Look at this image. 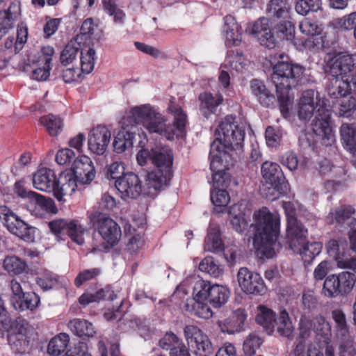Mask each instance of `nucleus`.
Returning <instances> with one entry per match:
<instances>
[{
	"mask_svg": "<svg viewBox=\"0 0 356 356\" xmlns=\"http://www.w3.org/2000/svg\"><path fill=\"white\" fill-rule=\"evenodd\" d=\"M335 24L337 27L344 30H355L356 28V12L336 19Z\"/></svg>",
	"mask_w": 356,
	"mask_h": 356,
	"instance_id": "nucleus-64",
	"label": "nucleus"
},
{
	"mask_svg": "<svg viewBox=\"0 0 356 356\" xmlns=\"http://www.w3.org/2000/svg\"><path fill=\"white\" fill-rule=\"evenodd\" d=\"M40 122L51 136H57L63 129V119L59 115L48 114L40 118Z\"/></svg>",
	"mask_w": 356,
	"mask_h": 356,
	"instance_id": "nucleus-43",
	"label": "nucleus"
},
{
	"mask_svg": "<svg viewBox=\"0 0 356 356\" xmlns=\"http://www.w3.org/2000/svg\"><path fill=\"white\" fill-rule=\"evenodd\" d=\"M311 324L316 335L323 338V341L319 342L320 344L325 346V349L327 345H331L330 343L332 336L331 326L325 317L317 315L313 318Z\"/></svg>",
	"mask_w": 356,
	"mask_h": 356,
	"instance_id": "nucleus-36",
	"label": "nucleus"
},
{
	"mask_svg": "<svg viewBox=\"0 0 356 356\" xmlns=\"http://www.w3.org/2000/svg\"><path fill=\"white\" fill-rule=\"evenodd\" d=\"M97 31V26L94 24L93 19L87 18L83 21L80 29V33L76 35L75 41L79 46L84 43L85 40H88V44H90L92 39H97L99 37Z\"/></svg>",
	"mask_w": 356,
	"mask_h": 356,
	"instance_id": "nucleus-42",
	"label": "nucleus"
},
{
	"mask_svg": "<svg viewBox=\"0 0 356 356\" xmlns=\"http://www.w3.org/2000/svg\"><path fill=\"white\" fill-rule=\"evenodd\" d=\"M332 318L335 323V332L337 338L346 339L350 336L349 327L347 324L344 312L339 309L332 312Z\"/></svg>",
	"mask_w": 356,
	"mask_h": 356,
	"instance_id": "nucleus-48",
	"label": "nucleus"
},
{
	"mask_svg": "<svg viewBox=\"0 0 356 356\" xmlns=\"http://www.w3.org/2000/svg\"><path fill=\"white\" fill-rule=\"evenodd\" d=\"M343 147L353 155H356V124L343 123L339 129Z\"/></svg>",
	"mask_w": 356,
	"mask_h": 356,
	"instance_id": "nucleus-34",
	"label": "nucleus"
},
{
	"mask_svg": "<svg viewBox=\"0 0 356 356\" xmlns=\"http://www.w3.org/2000/svg\"><path fill=\"white\" fill-rule=\"evenodd\" d=\"M333 269L332 263L327 260L321 261L314 268L313 277L316 281H322L328 276L327 274Z\"/></svg>",
	"mask_w": 356,
	"mask_h": 356,
	"instance_id": "nucleus-63",
	"label": "nucleus"
},
{
	"mask_svg": "<svg viewBox=\"0 0 356 356\" xmlns=\"http://www.w3.org/2000/svg\"><path fill=\"white\" fill-rule=\"evenodd\" d=\"M263 181L267 185L268 193L264 195L270 200H275V191L286 194L289 191V184L285 179L280 165L274 162L265 161L261 165Z\"/></svg>",
	"mask_w": 356,
	"mask_h": 356,
	"instance_id": "nucleus-12",
	"label": "nucleus"
},
{
	"mask_svg": "<svg viewBox=\"0 0 356 356\" xmlns=\"http://www.w3.org/2000/svg\"><path fill=\"white\" fill-rule=\"evenodd\" d=\"M3 268L9 274L17 275L25 272L27 265L16 256H8L3 261Z\"/></svg>",
	"mask_w": 356,
	"mask_h": 356,
	"instance_id": "nucleus-52",
	"label": "nucleus"
},
{
	"mask_svg": "<svg viewBox=\"0 0 356 356\" xmlns=\"http://www.w3.org/2000/svg\"><path fill=\"white\" fill-rule=\"evenodd\" d=\"M323 350L325 346L317 341L307 345L303 341H299L295 346L292 356H324Z\"/></svg>",
	"mask_w": 356,
	"mask_h": 356,
	"instance_id": "nucleus-40",
	"label": "nucleus"
},
{
	"mask_svg": "<svg viewBox=\"0 0 356 356\" xmlns=\"http://www.w3.org/2000/svg\"><path fill=\"white\" fill-rule=\"evenodd\" d=\"M329 223L339 225L341 227H351L356 225V218L350 207H340L332 210L327 217Z\"/></svg>",
	"mask_w": 356,
	"mask_h": 356,
	"instance_id": "nucleus-31",
	"label": "nucleus"
},
{
	"mask_svg": "<svg viewBox=\"0 0 356 356\" xmlns=\"http://www.w3.org/2000/svg\"><path fill=\"white\" fill-rule=\"evenodd\" d=\"M204 250L209 252H219L223 250V243L220 236L219 229L210 223L208 234L204 241Z\"/></svg>",
	"mask_w": 356,
	"mask_h": 356,
	"instance_id": "nucleus-45",
	"label": "nucleus"
},
{
	"mask_svg": "<svg viewBox=\"0 0 356 356\" xmlns=\"http://www.w3.org/2000/svg\"><path fill=\"white\" fill-rule=\"evenodd\" d=\"M0 221L10 234L21 240L28 243L35 241L38 229L22 220L6 206L0 207Z\"/></svg>",
	"mask_w": 356,
	"mask_h": 356,
	"instance_id": "nucleus-10",
	"label": "nucleus"
},
{
	"mask_svg": "<svg viewBox=\"0 0 356 356\" xmlns=\"http://www.w3.org/2000/svg\"><path fill=\"white\" fill-rule=\"evenodd\" d=\"M185 337L195 355L209 356L213 352V346L209 337L195 325H187L184 328Z\"/></svg>",
	"mask_w": 356,
	"mask_h": 356,
	"instance_id": "nucleus-15",
	"label": "nucleus"
},
{
	"mask_svg": "<svg viewBox=\"0 0 356 356\" xmlns=\"http://www.w3.org/2000/svg\"><path fill=\"white\" fill-rule=\"evenodd\" d=\"M56 177L54 172L47 168L39 169L33 177V184L35 189L51 193L54 191Z\"/></svg>",
	"mask_w": 356,
	"mask_h": 356,
	"instance_id": "nucleus-29",
	"label": "nucleus"
},
{
	"mask_svg": "<svg viewBox=\"0 0 356 356\" xmlns=\"http://www.w3.org/2000/svg\"><path fill=\"white\" fill-rule=\"evenodd\" d=\"M98 232L104 241L114 245L120 239L121 230L117 222L112 218L99 216L97 222Z\"/></svg>",
	"mask_w": 356,
	"mask_h": 356,
	"instance_id": "nucleus-24",
	"label": "nucleus"
},
{
	"mask_svg": "<svg viewBox=\"0 0 356 356\" xmlns=\"http://www.w3.org/2000/svg\"><path fill=\"white\" fill-rule=\"evenodd\" d=\"M172 161V153L168 146L161 144L152 146V163L155 169L148 174L147 179L154 189H162L169 185Z\"/></svg>",
	"mask_w": 356,
	"mask_h": 356,
	"instance_id": "nucleus-7",
	"label": "nucleus"
},
{
	"mask_svg": "<svg viewBox=\"0 0 356 356\" xmlns=\"http://www.w3.org/2000/svg\"><path fill=\"white\" fill-rule=\"evenodd\" d=\"M168 111L174 115V123L168 122L158 108L150 104H144L130 108L121 120L120 123L135 130L141 126L150 134H157L169 140L183 136L186 124V115L181 107L172 102Z\"/></svg>",
	"mask_w": 356,
	"mask_h": 356,
	"instance_id": "nucleus-1",
	"label": "nucleus"
},
{
	"mask_svg": "<svg viewBox=\"0 0 356 356\" xmlns=\"http://www.w3.org/2000/svg\"><path fill=\"white\" fill-rule=\"evenodd\" d=\"M40 301V297L35 293L29 292L26 293L22 299L17 302L13 307L15 310L19 312L26 309L33 310L38 306Z\"/></svg>",
	"mask_w": 356,
	"mask_h": 356,
	"instance_id": "nucleus-54",
	"label": "nucleus"
},
{
	"mask_svg": "<svg viewBox=\"0 0 356 356\" xmlns=\"http://www.w3.org/2000/svg\"><path fill=\"white\" fill-rule=\"evenodd\" d=\"M252 226L255 232L253 244L258 254L266 258L273 257L280 248L277 243L280 232V216L263 207L254 213Z\"/></svg>",
	"mask_w": 356,
	"mask_h": 356,
	"instance_id": "nucleus-4",
	"label": "nucleus"
},
{
	"mask_svg": "<svg viewBox=\"0 0 356 356\" xmlns=\"http://www.w3.org/2000/svg\"><path fill=\"white\" fill-rule=\"evenodd\" d=\"M236 281L241 290L246 294L264 296L267 292V287L261 276L248 268L238 269Z\"/></svg>",
	"mask_w": 356,
	"mask_h": 356,
	"instance_id": "nucleus-14",
	"label": "nucleus"
},
{
	"mask_svg": "<svg viewBox=\"0 0 356 356\" xmlns=\"http://www.w3.org/2000/svg\"><path fill=\"white\" fill-rule=\"evenodd\" d=\"M246 124L238 122L232 115H227L216 129V138L211 144L210 156L212 158V166L216 167L218 156H223V153L228 155L233 149H241L243 146Z\"/></svg>",
	"mask_w": 356,
	"mask_h": 356,
	"instance_id": "nucleus-6",
	"label": "nucleus"
},
{
	"mask_svg": "<svg viewBox=\"0 0 356 356\" xmlns=\"http://www.w3.org/2000/svg\"><path fill=\"white\" fill-rule=\"evenodd\" d=\"M242 29L232 15L224 18L222 35L227 47L239 46L242 42Z\"/></svg>",
	"mask_w": 356,
	"mask_h": 356,
	"instance_id": "nucleus-27",
	"label": "nucleus"
},
{
	"mask_svg": "<svg viewBox=\"0 0 356 356\" xmlns=\"http://www.w3.org/2000/svg\"><path fill=\"white\" fill-rule=\"evenodd\" d=\"M223 67H227L236 72L243 73L248 68L249 60L241 51L238 50L228 51Z\"/></svg>",
	"mask_w": 356,
	"mask_h": 356,
	"instance_id": "nucleus-35",
	"label": "nucleus"
},
{
	"mask_svg": "<svg viewBox=\"0 0 356 356\" xmlns=\"http://www.w3.org/2000/svg\"><path fill=\"white\" fill-rule=\"evenodd\" d=\"M326 99L314 90L302 92L298 103V115L300 120L307 121L315 113L312 121V134H302L299 141L305 147H314L320 143L324 146L331 145L335 141V136L330 124L331 111L327 108Z\"/></svg>",
	"mask_w": 356,
	"mask_h": 356,
	"instance_id": "nucleus-2",
	"label": "nucleus"
},
{
	"mask_svg": "<svg viewBox=\"0 0 356 356\" xmlns=\"http://www.w3.org/2000/svg\"><path fill=\"white\" fill-rule=\"evenodd\" d=\"M230 291L227 287L219 284H212L209 302L213 307L219 308L229 300Z\"/></svg>",
	"mask_w": 356,
	"mask_h": 356,
	"instance_id": "nucleus-44",
	"label": "nucleus"
},
{
	"mask_svg": "<svg viewBox=\"0 0 356 356\" xmlns=\"http://www.w3.org/2000/svg\"><path fill=\"white\" fill-rule=\"evenodd\" d=\"M285 57L284 53L271 55L269 62L273 67L271 79L276 88L280 111L284 118H288L293 102V97L289 95V89L302 79L305 69L299 64L284 60Z\"/></svg>",
	"mask_w": 356,
	"mask_h": 356,
	"instance_id": "nucleus-3",
	"label": "nucleus"
},
{
	"mask_svg": "<svg viewBox=\"0 0 356 356\" xmlns=\"http://www.w3.org/2000/svg\"><path fill=\"white\" fill-rule=\"evenodd\" d=\"M21 15V6L19 2H13L7 10L0 11V34H6L14 26Z\"/></svg>",
	"mask_w": 356,
	"mask_h": 356,
	"instance_id": "nucleus-30",
	"label": "nucleus"
},
{
	"mask_svg": "<svg viewBox=\"0 0 356 356\" xmlns=\"http://www.w3.org/2000/svg\"><path fill=\"white\" fill-rule=\"evenodd\" d=\"M76 43L75 40L70 41L62 51L60 60L63 64L68 65L76 59L80 47H76Z\"/></svg>",
	"mask_w": 356,
	"mask_h": 356,
	"instance_id": "nucleus-57",
	"label": "nucleus"
},
{
	"mask_svg": "<svg viewBox=\"0 0 356 356\" xmlns=\"http://www.w3.org/2000/svg\"><path fill=\"white\" fill-rule=\"evenodd\" d=\"M69 225L67 234L73 242L78 245H82L84 243L85 237L88 235V228L76 220H70Z\"/></svg>",
	"mask_w": 356,
	"mask_h": 356,
	"instance_id": "nucleus-49",
	"label": "nucleus"
},
{
	"mask_svg": "<svg viewBox=\"0 0 356 356\" xmlns=\"http://www.w3.org/2000/svg\"><path fill=\"white\" fill-rule=\"evenodd\" d=\"M71 172L74 173L79 184H90L95 179L96 170L91 159L86 155L77 156L72 165Z\"/></svg>",
	"mask_w": 356,
	"mask_h": 356,
	"instance_id": "nucleus-20",
	"label": "nucleus"
},
{
	"mask_svg": "<svg viewBox=\"0 0 356 356\" xmlns=\"http://www.w3.org/2000/svg\"><path fill=\"white\" fill-rule=\"evenodd\" d=\"M306 233L307 232L305 233V236L299 241H297L296 237L293 238L294 239L293 241L296 243V246H293V248L291 247V241L289 238L288 243L289 248L291 250L299 252V254L305 264H310L314 259L321 252L323 244L320 242H307L304 243V238L306 236Z\"/></svg>",
	"mask_w": 356,
	"mask_h": 356,
	"instance_id": "nucleus-28",
	"label": "nucleus"
},
{
	"mask_svg": "<svg viewBox=\"0 0 356 356\" xmlns=\"http://www.w3.org/2000/svg\"><path fill=\"white\" fill-rule=\"evenodd\" d=\"M199 269L215 278L222 276L224 272L223 267L210 257L204 258L200 262Z\"/></svg>",
	"mask_w": 356,
	"mask_h": 356,
	"instance_id": "nucleus-55",
	"label": "nucleus"
},
{
	"mask_svg": "<svg viewBox=\"0 0 356 356\" xmlns=\"http://www.w3.org/2000/svg\"><path fill=\"white\" fill-rule=\"evenodd\" d=\"M134 131L131 127L121 124V128L118 131L113 140V147L115 152L122 153L132 147Z\"/></svg>",
	"mask_w": 356,
	"mask_h": 356,
	"instance_id": "nucleus-33",
	"label": "nucleus"
},
{
	"mask_svg": "<svg viewBox=\"0 0 356 356\" xmlns=\"http://www.w3.org/2000/svg\"><path fill=\"white\" fill-rule=\"evenodd\" d=\"M299 29L302 33L314 36L319 35L322 31V28L316 21L309 18H305L299 24Z\"/></svg>",
	"mask_w": 356,
	"mask_h": 356,
	"instance_id": "nucleus-61",
	"label": "nucleus"
},
{
	"mask_svg": "<svg viewBox=\"0 0 356 356\" xmlns=\"http://www.w3.org/2000/svg\"><path fill=\"white\" fill-rule=\"evenodd\" d=\"M318 170L323 175H331L332 177L336 178L345 175V170L341 167L334 166L327 159H323L319 163Z\"/></svg>",
	"mask_w": 356,
	"mask_h": 356,
	"instance_id": "nucleus-59",
	"label": "nucleus"
},
{
	"mask_svg": "<svg viewBox=\"0 0 356 356\" xmlns=\"http://www.w3.org/2000/svg\"><path fill=\"white\" fill-rule=\"evenodd\" d=\"M70 342V337L66 333H60L49 342L47 353L51 356H59L65 350Z\"/></svg>",
	"mask_w": 356,
	"mask_h": 356,
	"instance_id": "nucleus-50",
	"label": "nucleus"
},
{
	"mask_svg": "<svg viewBox=\"0 0 356 356\" xmlns=\"http://www.w3.org/2000/svg\"><path fill=\"white\" fill-rule=\"evenodd\" d=\"M210 159V168L213 172V189H220V187L227 188L230 184L231 177L225 170L233 164L232 156L225 153H223L222 157L218 156L216 160L218 161V165L216 167L212 166V158L211 156Z\"/></svg>",
	"mask_w": 356,
	"mask_h": 356,
	"instance_id": "nucleus-19",
	"label": "nucleus"
},
{
	"mask_svg": "<svg viewBox=\"0 0 356 356\" xmlns=\"http://www.w3.org/2000/svg\"><path fill=\"white\" fill-rule=\"evenodd\" d=\"M275 314L270 309L263 305L257 307L256 321L266 330L268 334H273L275 332Z\"/></svg>",
	"mask_w": 356,
	"mask_h": 356,
	"instance_id": "nucleus-38",
	"label": "nucleus"
},
{
	"mask_svg": "<svg viewBox=\"0 0 356 356\" xmlns=\"http://www.w3.org/2000/svg\"><path fill=\"white\" fill-rule=\"evenodd\" d=\"M79 181L74 173L69 170L61 172L56 179L54 196L59 202H65V197L71 196L77 189Z\"/></svg>",
	"mask_w": 356,
	"mask_h": 356,
	"instance_id": "nucleus-21",
	"label": "nucleus"
},
{
	"mask_svg": "<svg viewBox=\"0 0 356 356\" xmlns=\"http://www.w3.org/2000/svg\"><path fill=\"white\" fill-rule=\"evenodd\" d=\"M246 31L253 35L259 44L266 48L273 49L277 45L269 20L266 17H261L250 25Z\"/></svg>",
	"mask_w": 356,
	"mask_h": 356,
	"instance_id": "nucleus-16",
	"label": "nucleus"
},
{
	"mask_svg": "<svg viewBox=\"0 0 356 356\" xmlns=\"http://www.w3.org/2000/svg\"><path fill=\"white\" fill-rule=\"evenodd\" d=\"M32 199L30 200V208L33 216L38 218H44L48 214H56L58 209L54 201L38 193H31Z\"/></svg>",
	"mask_w": 356,
	"mask_h": 356,
	"instance_id": "nucleus-23",
	"label": "nucleus"
},
{
	"mask_svg": "<svg viewBox=\"0 0 356 356\" xmlns=\"http://www.w3.org/2000/svg\"><path fill=\"white\" fill-rule=\"evenodd\" d=\"M267 11L276 20L291 19L290 6L284 0H271Z\"/></svg>",
	"mask_w": 356,
	"mask_h": 356,
	"instance_id": "nucleus-41",
	"label": "nucleus"
},
{
	"mask_svg": "<svg viewBox=\"0 0 356 356\" xmlns=\"http://www.w3.org/2000/svg\"><path fill=\"white\" fill-rule=\"evenodd\" d=\"M327 254L332 257L337 262L339 268L340 261H343L344 248L341 246L336 240H330L326 245Z\"/></svg>",
	"mask_w": 356,
	"mask_h": 356,
	"instance_id": "nucleus-58",
	"label": "nucleus"
},
{
	"mask_svg": "<svg viewBox=\"0 0 356 356\" xmlns=\"http://www.w3.org/2000/svg\"><path fill=\"white\" fill-rule=\"evenodd\" d=\"M211 285L210 282L203 280H198L194 283L193 299L185 305L187 311L202 318L212 317L213 312L208 305Z\"/></svg>",
	"mask_w": 356,
	"mask_h": 356,
	"instance_id": "nucleus-11",
	"label": "nucleus"
},
{
	"mask_svg": "<svg viewBox=\"0 0 356 356\" xmlns=\"http://www.w3.org/2000/svg\"><path fill=\"white\" fill-rule=\"evenodd\" d=\"M282 207L285 211V214L287 218V228H286V236L287 238L291 241V247L296 246V243H293V238L296 237L297 241H299L305 236V233L307 232V229L304 228L302 225L298 222L296 218V209L293 203L288 202H284Z\"/></svg>",
	"mask_w": 356,
	"mask_h": 356,
	"instance_id": "nucleus-22",
	"label": "nucleus"
},
{
	"mask_svg": "<svg viewBox=\"0 0 356 356\" xmlns=\"http://www.w3.org/2000/svg\"><path fill=\"white\" fill-rule=\"evenodd\" d=\"M211 201L216 213L228 212L233 229L238 233H245L248 227L245 213L241 210L242 204H234L227 207L230 202V196L225 189H213L210 194Z\"/></svg>",
	"mask_w": 356,
	"mask_h": 356,
	"instance_id": "nucleus-9",
	"label": "nucleus"
},
{
	"mask_svg": "<svg viewBox=\"0 0 356 356\" xmlns=\"http://www.w3.org/2000/svg\"><path fill=\"white\" fill-rule=\"evenodd\" d=\"M115 185L123 199H136L142 192L141 181L133 172L124 174L115 181Z\"/></svg>",
	"mask_w": 356,
	"mask_h": 356,
	"instance_id": "nucleus-17",
	"label": "nucleus"
},
{
	"mask_svg": "<svg viewBox=\"0 0 356 356\" xmlns=\"http://www.w3.org/2000/svg\"><path fill=\"white\" fill-rule=\"evenodd\" d=\"M111 138V131L106 126L99 125L94 127L88 134V150L97 155H103Z\"/></svg>",
	"mask_w": 356,
	"mask_h": 356,
	"instance_id": "nucleus-18",
	"label": "nucleus"
},
{
	"mask_svg": "<svg viewBox=\"0 0 356 356\" xmlns=\"http://www.w3.org/2000/svg\"><path fill=\"white\" fill-rule=\"evenodd\" d=\"M29 323L23 318L12 321L7 316L3 302L0 298V331L8 332V339L12 349L18 353L26 351L29 341L27 337Z\"/></svg>",
	"mask_w": 356,
	"mask_h": 356,
	"instance_id": "nucleus-8",
	"label": "nucleus"
},
{
	"mask_svg": "<svg viewBox=\"0 0 356 356\" xmlns=\"http://www.w3.org/2000/svg\"><path fill=\"white\" fill-rule=\"evenodd\" d=\"M263 343L262 339L258 333L251 332L245 339L243 344V350L245 355L252 356L256 353Z\"/></svg>",
	"mask_w": 356,
	"mask_h": 356,
	"instance_id": "nucleus-56",
	"label": "nucleus"
},
{
	"mask_svg": "<svg viewBox=\"0 0 356 356\" xmlns=\"http://www.w3.org/2000/svg\"><path fill=\"white\" fill-rule=\"evenodd\" d=\"M323 69L334 77L327 86L328 94L350 93L351 84L356 86V55L343 52L327 54L324 58Z\"/></svg>",
	"mask_w": 356,
	"mask_h": 356,
	"instance_id": "nucleus-5",
	"label": "nucleus"
},
{
	"mask_svg": "<svg viewBox=\"0 0 356 356\" xmlns=\"http://www.w3.org/2000/svg\"><path fill=\"white\" fill-rule=\"evenodd\" d=\"M199 99L200 101V112L207 118L212 113H214L217 107L223 102L222 95L219 92L214 93L202 92L200 95Z\"/></svg>",
	"mask_w": 356,
	"mask_h": 356,
	"instance_id": "nucleus-32",
	"label": "nucleus"
},
{
	"mask_svg": "<svg viewBox=\"0 0 356 356\" xmlns=\"http://www.w3.org/2000/svg\"><path fill=\"white\" fill-rule=\"evenodd\" d=\"M36 282L44 291L57 288L60 286V283L58 275L47 269L41 270L37 278Z\"/></svg>",
	"mask_w": 356,
	"mask_h": 356,
	"instance_id": "nucleus-51",
	"label": "nucleus"
},
{
	"mask_svg": "<svg viewBox=\"0 0 356 356\" xmlns=\"http://www.w3.org/2000/svg\"><path fill=\"white\" fill-rule=\"evenodd\" d=\"M250 88L252 94L261 104L269 106L273 104L275 97L261 81L257 79L252 81Z\"/></svg>",
	"mask_w": 356,
	"mask_h": 356,
	"instance_id": "nucleus-46",
	"label": "nucleus"
},
{
	"mask_svg": "<svg viewBox=\"0 0 356 356\" xmlns=\"http://www.w3.org/2000/svg\"><path fill=\"white\" fill-rule=\"evenodd\" d=\"M247 314L244 309H238L223 320L217 321V325L222 333L234 334L243 330Z\"/></svg>",
	"mask_w": 356,
	"mask_h": 356,
	"instance_id": "nucleus-26",
	"label": "nucleus"
},
{
	"mask_svg": "<svg viewBox=\"0 0 356 356\" xmlns=\"http://www.w3.org/2000/svg\"><path fill=\"white\" fill-rule=\"evenodd\" d=\"M79 47L81 48V70L83 74H90L93 70L97 60L96 51L90 44H83V47L81 45Z\"/></svg>",
	"mask_w": 356,
	"mask_h": 356,
	"instance_id": "nucleus-39",
	"label": "nucleus"
},
{
	"mask_svg": "<svg viewBox=\"0 0 356 356\" xmlns=\"http://www.w3.org/2000/svg\"><path fill=\"white\" fill-rule=\"evenodd\" d=\"M294 327L286 310H282L275 321V331L284 337H289L293 331Z\"/></svg>",
	"mask_w": 356,
	"mask_h": 356,
	"instance_id": "nucleus-47",
	"label": "nucleus"
},
{
	"mask_svg": "<svg viewBox=\"0 0 356 356\" xmlns=\"http://www.w3.org/2000/svg\"><path fill=\"white\" fill-rule=\"evenodd\" d=\"M283 136V131L280 128L268 127L266 129L265 138L266 145L270 147H277L280 144Z\"/></svg>",
	"mask_w": 356,
	"mask_h": 356,
	"instance_id": "nucleus-60",
	"label": "nucleus"
},
{
	"mask_svg": "<svg viewBox=\"0 0 356 356\" xmlns=\"http://www.w3.org/2000/svg\"><path fill=\"white\" fill-rule=\"evenodd\" d=\"M321 6V0H298L295 6L297 13L301 15H306L310 11L317 10Z\"/></svg>",
	"mask_w": 356,
	"mask_h": 356,
	"instance_id": "nucleus-62",
	"label": "nucleus"
},
{
	"mask_svg": "<svg viewBox=\"0 0 356 356\" xmlns=\"http://www.w3.org/2000/svg\"><path fill=\"white\" fill-rule=\"evenodd\" d=\"M329 95L334 98H340L339 102V115L343 117H348L350 115L352 111L356 107V99L349 93L341 95Z\"/></svg>",
	"mask_w": 356,
	"mask_h": 356,
	"instance_id": "nucleus-53",
	"label": "nucleus"
},
{
	"mask_svg": "<svg viewBox=\"0 0 356 356\" xmlns=\"http://www.w3.org/2000/svg\"><path fill=\"white\" fill-rule=\"evenodd\" d=\"M67 326L75 335L82 339L93 337L96 333L93 324L86 319H72Z\"/></svg>",
	"mask_w": 356,
	"mask_h": 356,
	"instance_id": "nucleus-37",
	"label": "nucleus"
},
{
	"mask_svg": "<svg viewBox=\"0 0 356 356\" xmlns=\"http://www.w3.org/2000/svg\"><path fill=\"white\" fill-rule=\"evenodd\" d=\"M290 19H291L277 20L278 22L275 26L276 33L282 39L293 41V44L298 49L302 50L305 48H311L312 44L310 39L303 40L294 38L295 27Z\"/></svg>",
	"mask_w": 356,
	"mask_h": 356,
	"instance_id": "nucleus-25",
	"label": "nucleus"
},
{
	"mask_svg": "<svg viewBox=\"0 0 356 356\" xmlns=\"http://www.w3.org/2000/svg\"><path fill=\"white\" fill-rule=\"evenodd\" d=\"M355 282V275L349 271L331 274L324 280L322 294L329 298L347 296L353 291Z\"/></svg>",
	"mask_w": 356,
	"mask_h": 356,
	"instance_id": "nucleus-13",
	"label": "nucleus"
}]
</instances>
